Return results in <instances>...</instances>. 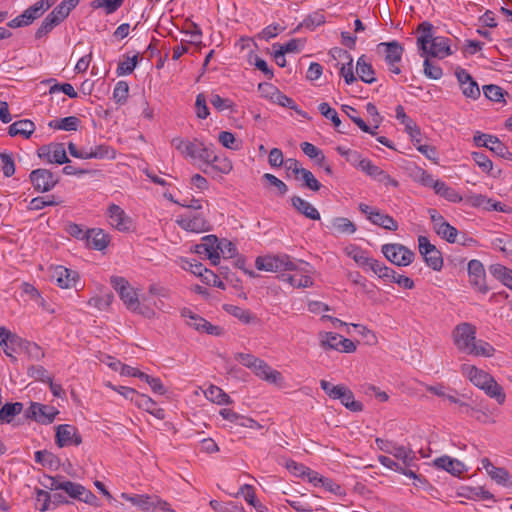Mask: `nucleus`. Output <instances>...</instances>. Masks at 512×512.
Instances as JSON below:
<instances>
[{
  "label": "nucleus",
  "mask_w": 512,
  "mask_h": 512,
  "mask_svg": "<svg viewBox=\"0 0 512 512\" xmlns=\"http://www.w3.org/2000/svg\"><path fill=\"white\" fill-rule=\"evenodd\" d=\"M433 25L424 21L417 27V32L421 33V36L417 38V46L421 51V56L435 57L443 59L452 54L450 49V39L446 37H434L433 36Z\"/></svg>",
  "instance_id": "1"
},
{
  "label": "nucleus",
  "mask_w": 512,
  "mask_h": 512,
  "mask_svg": "<svg viewBox=\"0 0 512 512\" xmlns=\"http://www.w3.org/2000/svg\"><path fill=\"white\" fill-rule=\"evenodd\" d=\"M303 265L308 266V263L304 261L293 262L286 254L258 256L255 260V266L258 270L268 272L304 271V269L300 267Z\"/></svg>",
  "instance_id": "2"
},
{
  "label": "nucleus",
  "mask_w": 512,
  "mask_h": 512,
  "mask_svg": "<svg viewBox=\"0 0 512 512\" xmlns=\"http://www.w3.org/2000/svg\"><path fill=\"white\" fill-rule=\"evenodd\" d=\"M321 389L334 400H340L341 404L352 412H361L364 408L360 401L355 400L350 388L345 385H333L326 380L320 381Z\"/></svg>",
  "instance_id": "3"
},
{
  "label": "nucleus",
  "mask_w": 512,
  "mask_h": 512,
  "mask_svg": "<svg viewBox=\"0 0 512 512\" xmlns=\"http://www.w3.org/2000/svg\"><path fill=\"white\" fill-rule=\"evenodd\" d=\"M172 145L184 156L192 159H199L206 164L211 156L212 146H205L203 142L195 139L194 141H185L179 137L172 140Z\"/></svg>",
  "instance_id": "4"
},
{
  "label": "nucleus",
  "mask_w": 512,
  "mask_h": 512,
  "mask_svg": "<svg viewBox=\"0 0 512 512\" xmlns=\"http://www.w3.org/2000/svg\"><path fill=\"white\" fill-rule=\"evenodd\" d=\"M110 283L119 294V297L126 305L127 309L133 312L144 314V311L140 307V303L136 292L133 290L129 282L124 277L112 276L110 278Z\"/></svg>",
  "instance_id": "5"
},
{
  "label": "nucleus",
  "mask_w": 512,
  "mask_h": 512,
  "mask_svg": "<svg viewBox=\"0 0 512 512\" xmlns=\"http://www.w3.org/2000/svg\"><path fill=\"white\" fill-rule=\"evenodd\" d=\"M29 179L34 190L39 193L51 191L60 181L58 175L45 168L32 170Z\"/></svg>",
  "instance_id": "6"
},
{
  "label": "nucleus",
  "mask_w": 512,
  "mask_h": 512,
  "mask_svg": "<svg viewBox=\"0 0 512 512\" xmlns=\"http://www.w3.org/2000/svg\"><path fill=\"white\" fill-rule=\"evenodd\" d=\"M381 250L387 260L397 266H408L415 257L413 251L401 244H384Z\"/></svg>",
  "instance_id": "7"
},
{
  "label": "nucleus",
  "mask_w": 512,
  "mask_h": 512,
  "mask_svg": "<svg viewBox=\"0 0 512 512\" xmlns=\"http://www.w3.org/2000/svg\"><path fill=\"white\" fill-rule=\"evenodd\" d=\"M58 414L59 411L55 407L38 402H31L30 406L24 411L26 419L33 420L43 425L51 424Z\"/></svg>",
  "instance_id": "8"
},
{
  "label": "nucleus",
  "mask_w": 512,
  "mask_h": 512,
  "mask_svg": "<svg viewBox=\"0 0 512 512\" xmlns=\"http://www.w3.org/2000/svg\"><path fill=\"white\" fill-rule=\"evenodd\" d=\"M418 247L426 265L435 271H440L443 267V257L436 246L431 244L426 236H419Z\"/></svg>",
  "instance_id": "9"
},
{
  "label": "nucleus",
  "mask_w": 512,
  "mask_h": 512,
  "mask_svg": "<svg viewBox=\"0 0 512 512\" xmlns=\"http://www.w3.org/2000/svg\"><path fill=\"white\" fill-rule=\"evenodd\" d=\"M454 343L461 351H468L476 340V327L468 322L458 324L453 331Z\"/></svg>",
  "instance_id": "10"
},
{
  "label": "nucleus",
  "mask_w": 512,
  "mask_h": 512,
  "mask_svg": "<svg viewBox=\"0 0 512 512\" xmlns=\"http://www.w3.org/2000/svg\"><path fill=\"white\" fill-rule=\"evenodd\" d=\"M467 270L470 285L481 294L488 293L490 287L486 283V273L482 262L477 259L470 260Z\"/></svg>",
  "instance_id": "11"
},
{
  "label": "nucleus",
  "mask_w": 512,
  "mask_h": 512,
  "mask_svg": "<svg viewBox=\"0 0 512 512\" xmlns=\"http://www.w3.org/2000/svg\"><path fill=\"white\" fill-rule=\"evenodd\" d=\"M38 156L51 164L56 163L61 165L70 163L63 143H52L41 146L38 149Z\"/></svg>",
  "instance_id": "12"
},
{
  "label": "nucleus",
  "mask_w": 512,
  "mask_h": 512,
  "mask_svg": "<svg viewBox=\"0 0 512 512\" xmlns=\"http://www.w3.org/2000/svg\"><path fill=\"white\" fill-rule=\"evenodd\" d=\"M55 443L58 447L75 445L82 443V437L75 426L69 424H60L56 428Z\"/></svg>",
  "instance_id": "13"
},
{
  "label": "nucleus",
  "mask_w": 512,
  "mask_h": 512,
  "mask_svg": "<svg viewBox=\"0 0 512 512\" xmlns=\"http://www.w3.org/2000/svg\"><path fill=\"white\" fill-rule=\"evenodd\" d=\"M184 230L191 232H206L211 229L209 222L201 214L182 215L176 220Z\"/></svg>",
  "instance_id": "14"
},
{
  "label": "nucleus",
  "mask_w": 512,
  "mask_h": 512,
  "mask_svg": "<svg viewBox=\"0 0 512 512\" xmlns=\"http://www.w3.org/2000/svg\"><path fill=\"white\" fill-rule=\"evenodd\" d=\"M108 216L110 224L118 231L126 232L130 229L131 219L119 205L111 204L108 207Z\"/></svg>",
  "instance_id": "15"
},
{
  "label": "nucleus",
  "mask_w": 512,
  "mask_h": 512,
  "mask_svg": "<svg viewBox=\"0 0 512 512\" xmlns=\"http://www.w3.org/2000/svg\"><path fill=\"white\" fill-rule=\"evenodd\" d=\"M433 464L438 469L445 470L453 476L460 477L467 468L463 462L458 459L451 458L450 456L444 455L436 458Z\"/></svg>",
  "instance_id": "16"
},
{
  "label": "nucleus",
  "mask_w": 512,
  "mask_h": 512,
  "mask_svg": "<svg viewBox=\"0 0 512 512\" xmlns=\"http://www.w3.org/2000/svg\"><path fill=\"white\" fill-rule=\"evenodd\" d=\"M53 278L59 287L67 289L76 287L79 281V274L74 270L58 266L53 273Z\"/></svg>",
  "instance_id": "17"
},
{
  "label": "nucleus",
  "mask_w": 512,
  "mask_h": 512,
  "mask_svg": "<svg viewBox=\"0 0 512 512\" xmlns=\"http://www.w3.org/2000/svg\"><path fill=\"white\" fill-rule=\"evenodd\" d=\"M87 245L95 250H104L110 243V236L102 229H88L86 231Z\"/></svg>",
  "instance_id": "18"
},
{
  "label": "nucleus",
  "mask_w": 512,
  "mask_h": 512,
  "mask_svg": "<svg viewBox=\"0 0 512 512\" xmlns=\"http://www.w3.org/2000/svg\"><path fill=\"white\" fill-rule=\"evenodd\" d=\"M462 371L466 373L469 380L480 389H482L488 382H492L493 376L484 370L478 369L476 366L464 364L462 366Z\"/></svg>",
  "instance_id": "19"
},
{
  "label": "nucleus",
  "mask_w": 512,
  "mask_h": 512,
  "mask_svg": "<svg viewBox=\"0 0 512 512\" xmlns=\"http://www.w3.org/2000/svg\"><path fill=\"white\" fill-rule=\"evenodd\" d=\"M14 338H20V336L12 333L5 327H0V346L3 347L4 353L10 357L13 362H16L17 358L13 353H18V346L14 345Z\"/></svg>",
  "instance_id": "20"
},
{
  "label": "nucleus",
  "mask_w": 512,
  "mask_h": 512,
  "mask_svg": "<svg viewBox=\"0 0 512 512\" xmlns=\"http://www.w3.org/2000/svg\"><path fill=\"white\" fill-rule=\"evenodd\" d=\"M291 205L298 213L304 215L306 218L311 220H320V213L318 210L301 197L296 195L292 196Z\"/></svg>",
  "instance_id": "21"
},
{
  "label": "nucleus",
  "mask_w": 512,
  "mask_h": 512,
  "mask_svg": "<svg viewBox=\"0 0 512 512\" xmlns=\"http://www.w3.org/2000/svg\"><path fill=\"white\" fill-rule=\"evenodd\" d=\"M34 131H35V124L31 120H28V119L16 121V122L12 123L8 128V134L11 137H15V136L19 135V136L24 137L25 139L30 138V136L34 133Z\"/></svg>",
  "instance_id": "22"
},
{
  "label": "nucleus",
  "mask_w": 512,
  "mask_h": 512,
  "mask_svg": "<svg viewBox=\"0 0 512 512\" xmlns=\"http://www.w3.org/2000/svg\"><path fill=\"white\" fill-rule=\"evenodd\" d=\"M251 369L254 370L257 376L271 383H276L281 378L280 372L272 370L265 361L259 358Z\"/></svg>",
  "instance_id": "23"
},
{
  "label": "nucleus",
  "mask_w": 512,
  "mask_h": 512,
  "mask_svg": "<svg viewBox=\"0 0 512 512\" xmlns=\"http://www.w3.org/2000/svg\"><path fill=\"white\" fill-rule=\"evenodd\" d=\"M378 47L385 48V61L388 65H393L401 60L403 47L397 41L383 42Z\"/></svg>",
  "instance_id": "24"
},
{
  "label": "nucleus",
  "mask_w": 512,
  "mask_h": 512,
  "mask_svg": "<svg viewBox=\"0 0 512 512\" xmlns=\"http://www.w3.org/2000/svg\"><path fill=\"white\" fill-rule=\"evenodd\" d=\"M121 497L131 502L133 505L139 507L142 511L148 512L154 509L155 496H150L147 494L131 496L130 494L122 493Z\"/></svg>",
  "instance_id": "25"
},
{
  "label": "nucleus",
  "mask_w": 512,
  "mask_h": 512,
  "mask_svg": "<svg viewBox=\"0 0 512 512\" xmlns=\"http://www.w3.org/2000/svg\"><path fill=\"white\" fill-rule=\"evenodd\" d=\"M356 72L361 81L371 84L376 81L375 70L370 63L365 61V55L357 59Z\"/></svg>",
  "instance_id": "26"
},
{
  "label": "nucleus",
  "mask_w": 512,
  "mask_h": 512,
  "mask_svg": "<svg viewBox=\"0 0 512 512\" xmlns=\"http://www.w3.org/2000/svg\"><path fill=\"white\" fill-rule=\"evenodd\" d=\"M206 165H208L211 170L222 174H228L233 169L232 162L228 158L216 155L213 150L209 160L206 162Z\"/></svg>",
  "instance_id": "27"
},
{
  "label": "nucleus",
  "mask_w": 512,
  "mask_h": 512,
  "mask_svg": "<svg viewBox=\"0 0 512 512\" xmlns=\"http://www.w3.org/2000/svg\"><path fill=\"white\" fill-rule=\"evenodd\" d=\"M490 274L512 290V270L502 264H492L489 266Z\"/></svg>",
  "instance_id": "28"
},
{
  "label": "nucleus",
  "mask_w": 512,
  "mask_h": 512,
  "mask_svg": "<svg viewBox=\"0 0 512 512\" xmlns=\"http://www.w3.org/2000/svg\"><path fill=\"white\" fill-rule=\"evenodd\" d=\"M79 1L80 0H63L50 12V14L60 24L79 4Z\"/></svg>",
  "instance_id": "29"
},
{
  "label": "nucleus",
  "mask_w": 512,
  "mask_h": 512,
  "mask_svg": "<svg viewBox=\"0 0 512 512\" xmlns=\"http://www.w3.org/2000/svg\"><path fill=\"white\" fill-rule=\"evenodd\" d=\"M219 248L218 238L215 235H207L202 238L201 243L196 244L194 251L200 256L207 257Z\"/></svg>",
  "instance_id": "30"
},
{
  "label": "nucleus",
  "mask_w": 512,
  "mask_h": 512,
  "mask_svg": "<svg viewBox=\"0 0 512 512\" xmlns=\"http://www.w3.org/2000/svg\"><path fill=\"white\" fill-rule=\"evenodd\" d=\"M379 448L387 453L393 454L397 459H401L404 465H412V462L416 460L414 452L404 446L393 445L391 448L379 446Z\"/></svg>",
  "instance_id": "31"
},
{
  "label": "nucleus",
  "mask_w": 512,
  "mask_h": 512,
  "mask_svg": "<svg viewBox=\"0 0 512 512\" xmlns=\"http://www.w3.org/2000/svg\"><path fill=\"white\" fill-rule=\"evenodd\" d=\"M370 222L386 230L396 231L398 229L397 221L390 215L382 213L380 210H375L372 217H370Z\"/></svg>",
  "instance_id": "32"
},
{
  "label": "nucleus",
  "mask_w": 512,
  "mask_h": 512,
  "mask_svg": "<svg viewBox=\"0 0 512 512\" xmlns=\"http://www.w3.org/2000/svg\"><path fill=\"white\" fill-rule=\"evenodd\" d=\"M23 411L21 402L6 403L0 408V423H11Z\"/></svg>",
  "instance_id": "33"
},
{
  "label": "nucleus",
  "mask_w": 512,
  "mask_h": 512,
  "mask_svg": "<svg viewBox=\"0 0 512 512\" xmlns=\"http://www.w3.org/2000/svg\"><path fill=\"white\" fill-rule=\"evenodd\" d=\"M434 191L437 195L452 203H459L463 200L462 196L455 189L449 187L445 182L441 180L436 183Z\"/></svg>",
  "instance_id": "34"
},
{
  "label": "nucleus",
  "mask_w": 512,
  "mask_h": 512,
  "mask_svg": "<svg viewBox=\"0 0 512 512\" xmlns=\"http://www.w3.org/2000/svg\"><path fill=\"white\" fill-rule=\"evenodd\" d=\"M459 495L462 496V497H465L467 499H471V500L482 499V500H493V501H495L494 495L491 492H489L488 490H485L481 486H478V487H464L463 488V492H461Z\"/></svg>",
  "instance_id": "35"
},
{
  "label": "nucleus",
  "mask_w": 512,
  "mask_h": 512,
  "mask_svg": "<svg viewBox=\"0 0 512 512\" xmlns=\"http://www.w3.org/2000/svg\"><path fill=\"white\" fill-rule=\"evenodd\" d=\"M223 309L230 315L239 319L244 324H249L256 320V317L253 314H251L249 310L243 309L239 306L232 304H224Z\"/></svg>",
  "instance_id": "36"
},
{
  "label": "nucleus",
  "mask_w": 512,
  "mask_h": 512,
  "mask_svg": "<svg viewBox=\"0 0 512 512\" xmlns=\"http://www.w3.org/2000/svg\"><path fill=\"white\" fill-rule=\"evenodd\" d=\"M481 390H483L490 398L495 399L499 405L504 404L506 394L502 386L496 382L494 377H492V382H488Z\"/></svg>",
  "instance_id": "37"
},
{
  "label": "nucleus",
  "mask_w": 512,
  "mask_h": 512,
  "mask_svg": "<svg viewBox=\"0 0 512 512\" xmlns=\"http://www.w3.org/2000/svg\"><path fill=\"white\" fill-rule=\"evenodd\" d=\"M240 492L243 494L245 500L253 506L257 512H268V508L256 498L255 489L252 485L244 484L240 488Z\"/></svg>",
  "instance_id": "38"
},
{
  "label": "nucleus",
  "mask_w": 512,
  "mask_h": 512,
  "mask_svg": "<svg viewBox=\"0 0 512 512\" xmlns=\"http://www.w3.org/2000/svg\"><path fill=\"white\" fill-rule=\"evenodd\" d=\"M272 101L282 107L294 110L299 116L303 118H307V113L301 110L292 98L283 94L281 91H278L276 95L272 97Z\"/></svg>",
  "instance_id": "39"
},
{
  "label": "nucleus",
  "mask_w": 512,
  "mask_h": 512,
  "mask_svg": "<svg viewBox=\"0 0 512 512\" xmlns=\"http://www.w3.org/2000/svg\"><path fill=\"white\" fill-rule=\"evenodd\" d=\"M205 396L211 402L222 404H231L232 400L221 388L211 385L206 391Z\"/></svg>",
  "instance_id": "40"
},
{
  "label": "nucleus",
  "mask_w": 512,
  "mask_h": 512,
  "mask_svg": "<svg viewBox=\"0 0 512 512\" xmlns=\"http://www.w3.org/2000/svg\"><path fill=\"white\" fill-rule=\"evenodd\" d=\"M80 124V120L75 116H68L60 120H52L49 127L64 131H76Z\"/></svg>",
  "instance_id": "41"
},
{
  "label": "nucleus",
  "mask_w": 512,
  "mask_h": 512,
  "mask_svg": "<svg viewBox=\"0 0 512 512\" xmlns=\"http://www.w3.org/2000/svg\"><path fill=\"white\" fill-rule=\"evenodd\" d=\"M319 339L320 346L324 350H339V342L341 341V335L333 332H320Z\"/></svg>",
  "instance_id": "42"
},
{
  "label": "nucleus",
  "mask_w": 512,
  "mask_h": 512,
  "mask_svg": "<svg viewBox=\"0 0 512 512\" xmlns=\"http://www.w3.org/2000/svg\"><path fill=\"white\" fill-rule=\"evenodd\" d=\"M484 96L490 101L506 103L504 97L508 95V93L502 89L500 86L495 84L484 85L483 88Z\"/></svg>",
  "instance_id": "43"
},
{
  "label": "nucleus",
  "mask_w": 512,
  "mask_h": 512,
  "mask_svg": "<svg viewBox=\"0 0 512 512\" xmlns=\"http://www.w3.org/2000/svg\"><path fill=\"white\" fill-rule=\"evenodd\" d=\"M435 232L449 243H455L458 241V230L447 221L441 222L440 225L436 226Z\"/></svg>",
  "instance_id": "44"
},
{
  "label": "nucleus",
  "mask_w": 512,
  "mask_h": 512,
  "mask_svg": "<svg viewBox=\"0 0 512 512\" xmlns=\"http://www.w3.org/2000/svg\"><path fill=\"white\" fill-rule=\"evenodd\" d=\"M300 147L305 155L315 160L319 166H323L326 157L321 149L309 142H302Z\"/></svg>",
  "instance_id": "45"
},
{
  "label": "nucleus",
  "mask_w": 512,
  "mask_h": 512,
  "mask_svg": "<svg viewBox=\"0 0 512 512\" xmlns=\"http://www.w3.org/2000/svg\"><path fill=\"white\" fill-rule=\"evenodd\" d=\"M332 228L339 234H353L357 230L356 225L345 217L334 218Z\"/></svg>",
  "instance_id": "46"
},
{
  "label": "nucleus",
  "mask_w": 512,
  "mask_h": 512,
  "mask_svg": "<svg viewBox=\"0 0 512 512\" xmlns=\"http://www.w3.org/2000/svg\"><path fill=\"white\" fill-rule=\"evenodd\" d=\"M318 110L325 118L330 119L339 133H347L345 130L340 129L341 120L335 109L331 108L326 102H322L318 106Z\"/></svg>",
  "instance_id": "47"
},
{
  "label": "nucleus",
  "mask_w": 512,
  "mask_h": 512,
  "mask_svg": "<svg viewBox=\"0 0 512 512\" xmlns=\"http://www.w3.org/2000/svg\"><path fill=\"white\" fill-rule=\"evenodd\" d=\"M91 158L95 159H115L116 151L106 144L97 145L89 149Z\"/></svg>",
  "instance_id": "48"
},
{
  "label": "nucleus",
  "mask_w": 512,
  "mask_h": 512,
  "mask_svg": "<svg viewBox=\"0 0 512 512\" xmlns=\"http://www.w3.org/2000/svg\"><path fill=\"white\" fill-rule=\"evenodd\" d=\"M486 148H488L494 154L502 158H507L508 156L511 155L507 146L504 143H502L496 136L493 135L489 137L488 143L486 144Z\"/></svg>",
  "instance_id": "49"
},
{
  "label": "nucleus",
  "mask_w": 512,
  "mask_h": 512,
  "mask_svg": "<svg viewBox=\"0 0 512 512\" xmlns=\"http://www.w3.org/2000/svg\"><path fill=\"white\" fill-rule=\"evenodd\" d=\"M495 348L490 345L488 342L479 340L478 343H474L472 347L468 350V353L476 355V356H484L491 357L494 355Z\"/></svg>",
  "instance_id": "50"
},
{
  "label": "nucleus",
  "mask_w": 512,
  "mask_h": 512,
  "mask_svg": "<svg viewBox=\"0 0 512 512\" xmlns=\"http://www.w3.org/2000/svg\"><path fill=\"white\" fill-rule=\"evenodd\" d=\"M342 110L347 114V116L359 127V129H361L363 132L365 133H368V134H371V135H376V131L375 129H372L370 126H368L366 124V122L358 117L357 115H350V113L348 112V110H350L351 112H354V113H358L357 110L349 105H343L342 106Z\"/></svg>",
  "instance_id": "51"
},
{
  "label": "nucleus",
  "mask_w": 512,
  "mask_h": 512,
  "mask_svg": "<svg viewBox=\"0 0 512 512\" xmlns=\"http://www.w3.org/2000/svg\"><path fill=\"white\" fill-rule=\"evenodd\" d=\"M305 43V39H291L286 44L281 45L279 43L273 44V48H278V53L284 56L286 53H297L300 51L299 44L302 46Z\"/></svg>",
  "instance_id": "52"
},
{
  "label": "nucleus",
  "mask_w": 512,
  "mask_h": 512,
  "mask_svg": "<svg viewBox=\"0 0 512 512\" xmlns=\"http://www.w3.org/2000/svg\"><path fill=\"white\" fill-rule=\"evenodd\" d=\"M129 95V85L126 81L116 83L113 90V99L117 104L123 105L127 102Z\"/></svg>",
  "instance_id": "53"
},
{
  "label": "nucleus",
  "mask_w": 512,
  "mask_h": 512,
  "mask_svg": "<svg viewBox=\"0 0 512 512\" xmlns=\"http://www.w3.org/2000/svg\"><path fill=\"white\" fill-rule=\"evenodd\" d=\"M57 25H59L58 21L51 16L49 13L44 20L42 21L41 25L35 32V38L41 39L44 36H46L48 33H50Z\"/></svg>",
  "instance_id": "54"
},
{
  "label": "nucleus",
  "mask_w": 512,
  "mask_h": 512,
  "mask_svg": "<svg viewBox=\"0 0 512 512\" xmlns=\"http://www.w3.org/2000/svg\"><path fill=\"white\" fill-rule=\"evenodd\" d=\"M0 169L5 177H11L15 173V162L12 154L0 153Z\"/></svg>",
  "instance_id": "55"
},
{
  "label": "nucleus",
  "mask_w": 512,
  "mask_h": 512,
  "mask_svg": "<svg viewBox=\"0 0 512 512\" xmlns=\"http://www.w3.org/2000/svg\"><path fill=\"white\" fill-rule=\"evenodd\" d=\"M262 180L267 181L269 185L275 187L276 194L280 197H283L288 192V186L273 174L265 173L262 176Z\"/></svg>",
  "instance_id": "56"
},
{
  "label": "nucleus",
  "mask_w": 512,
  "mask_h": 512,
  "mask_svg": "<svg viewBox=\"0 0 512 512\" xmlns=\"http://www.w3.org/2000/svg\"><path fill=\"white\" fill-rule=\"evenodd\" d=\"M492 474H489L492 480H494L496 483L512 487V482L510 481V474L509 472L502 467H496L494 470H491Z\"/></svg>",
  "instance_id": "57"
},
{
  "label": "nucleus",
  "mask_w": 512,
  "mask_h": 512,
  "mask_svg": "<svg viewBox=\"0 0 512 512\" xmlns=\"http://www.w3.org/2000/svg\"><path fill=\"white\" fill-rule=\"evenodd\" d=\"M301 179L303 184L301 185L303 188L310 189L312 191H319L321 188V183L315 178L313 173L307 169H304L301 174Z\"/></svg>",
  "instance_id": "58"
},
{
  "label": "nucleus",
  "mask_w": 512,
  "mask_h": 512,
  "mask_svg": "<svg viewBox=\"0 0 512 512\" xmlns=\"http://www.w3.org/2000/svg\"><path fill=\"white\" fill-rule=\"evenodd\" d=\"M138 63V55H134L133 57H127L126 61H121L118 63V67L116 73L118 76L129 75L131 74Z\"/></svg>",
  "instance_id": "59"
},
{
  "label": "nucleus",
  "mask_w": 512,
  "mask_h": 512,
  "mask_svg": "<svg viewBox=\"0 0 512 512\" xmlns=\"http://www.w3.org/2000/svg\"><path fill=\"white\" fill-rule=\"evenodd\" d=\"M114 296L112 293H106L102 296L92 297L88 304L94 306L99 310H107L113 302Z\"/></svg>",
  "instance_id": "60"
},
{
  "label": "nucleus",
  "mask_w": 512,
  "mask_h": 512,
  "mask_svg": "<svg viewBox=\"0 0 512 512\" xmlns=\"http://www.w3.org/2000/svg\"><path fill=\"white\" fill-rule=\"evenodd\" d=\"M124 0H94L92 2L93 8H104L106 14L114 13L119 7L122 6Z\"/></svg>",
  "instance_id": "61"
},
{
  "label": "nucleus",
  "mask_w": 512,
  "mask_h": 512,
  "mask_svg": "<svg viewBox=\"0 0 512 512\" xmlns=\"http://www.w3.org/2000/svg\"><path fill=\"white\" fill-rule=\"evenodd\" d=\"M51 506V494L45 490L36 488V508L41 512H45L50 509Z\"/></svg>",
  "instance_id": "62"
},
{
  "label": "nucleus",
  "mask_w": 512,
  "mask_h": 512,
  "mask_svg": "<svg viewBox=\"0 0 512 512\" xmlns=\"http://www.w3.org/2000/svg\"><path fill=\"white\" fill-rule=\"evenodd\" d=\"M249 62L254 64L258 70L263 72L267 79L271 80L274 77L273 70L269 68L267 62L258 55L250 54Z\"/></svg>",
  "instance_id": "63"
},
{
  "label": "nucleus",
  "mask_w": 512,
  "mask_h": 512,
  "mask_svg": "<svg viewBox=\"0 0 512 512\" xmlns=\"http://www.w3.org/2000/svg\"><path fill=\"white\" fill-rule=\"evenodd\" d=\"M423 66H424V74L429 79L438 80L442 77V75H443L442 68L439 65L431 62L429 59L426 58L424 60Z\"/></svg>",
  "instance_id": "64"
}]
</instances>
